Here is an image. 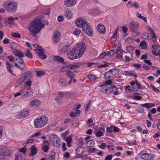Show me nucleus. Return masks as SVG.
Here are the masks:
<instances>
[{"label": "nucleus", "mask_w": 160, "mask_h": 160, "mask_svg": "<svg viewBox=\"0 0 160 160\" xmlns=\"http://www.w3.org/2000/svg\"><path fill=\"white\" fill-rule=\"evenodd\" d=\"M43 19L42 16H38L28 24V29L33 36L35 37L44 27Z\"/></svg>", "instance_id": "obj_1"}, {"label": "nucleus", "mask_w": 160, "mask_h": 160, "mask_svg": "<svg viewBox=\"0 0 160 160\" xmlns=\"http://www.w3.org/2000/svg\"><path fill=\"white\" fill-rule=\"evenodd\" d=\"M86 48V46L84 43H78L76 48L68 52V58L71 60H73L81 57L85 51Z\"/></svg>", "instance_id": "obj_2"}, {"label": "nucleus", "mask_w": 160, "mask_h": 160, "mask_svg": "<svg viewBox=\"0 0 160 160\" xmlns=\"http://www.w3.org/2000/svg\"><path fill=\"white\" fill-rule=\"evenodd\" d=\"M76 26L82 28L83 32L89 36L93 35L92 29L86 20L82 18H78L75 21Z\"/></svg>", "instance_id": "obj_3"}, {"label": "nucleus", "mask_w": 160, "mask_h": 160, "mask_svg": "<svg viewBox=\"0 0 160 160\" xmlns=\"http://www.w3.org/2000/svg\"><path fill=\"white\" fill-rule=\"evenodd\" d=\"M48 118L45 115H42L38 117L34 121V124L35 128H42L48 122Z\"/></svg>", "instance_id": "obj_4"}, {"label": "nucleus", "mask_w": 160, "mask_h": 160, "mask_svg": "<svg viewBox=\"0 0 160 160\" xmlns=\"http://www.w3.org/2000/svg\"><path fill=\"white\" fill-rule=\"evenodd\" d=\"M3 6L8 12L13 13L17 10V3L14 1H8L4 2Z\"/></svg>", "instance_id": "obj_5"}, {"label": "nucleus", "mask_w": 160, "mask_h": 160, "mask_svg": "<svg viewBox=\"0 0 160 160\" xmlns=\"http://www.w3.org/2000/svg\"><path fill=\"white\" fill-rule=\"evenodd\" d=\"M148 31L151 32L150 34L144 33L142 34V37L144 39H153V41L155 42L156 41V36L152 28L148 27Z\"/></svg>", "instance_id": "obj_6"}, {"label": "nucleus", "mask_w": 160, "mask_h": 160, "mask_svg": "<svg viewBox=\"0 0 160 160\" xmlns=\"http://www.w3.org/2000/svg\"><path fill=\"white\" fill-rule=\"evenodd\" d=\"M49 138L53 145L57 147H59L60 146V139L56 135L53 134H50Z\"/></svg>", "instance_id": "obj_7"}, {"label": "nucleus", "mask_w": 160, "mask_h": 160, "mask_svg": "<svg viewBox=\"0 0 160 160\" xmlns=\"http://www.w3.org/2000/svg\"><path fill=\"white\" fill-rule=\"evenodd\" d=\"M119 72V70L118 69L113 68L106 72L104 74L106 79H110L113 78L115 75L118 74Z\"/></svg>", "instance_id": "obj_8"}, {"label": "nucleus", "mask_w": 160, "mask_h": 160, "mask_svg": "<svg viewBox=\"0 0 160 160\" xmlns=\"http://www.w3.org/2000/svg\"><path fill=\"white\" fill-rule=\"evenodd\" d=\"M100 89V92L104 94H111L112 93L115 87L114 85L111 86L102 87Z\"/></svg>", "instance_id": "obj_9"}, {"label": "nucleus", "mask_w": 160, "mask_h": 160, "mask_svg": "<svg viewBox=\"0 0 160 160\" xmlns=\"http://www.w3.org/2000/svg\"><path fill=\"white\" fill-rule=\"evenodd\" d=\"M10 156L9 150L6 148L0 149V160H5L6 157Z\"/></svg>", "instance_id": "obj_10"}, {"label": "nucleus", "mask_w": 160, "mask_h": 160, "mask_svg": "<svg viewBox=\"0 0 160 160\" xmlns=\"http://www.w3.org/2000/svg\"><path fill=\"white\" fill-rule=\"evenodd\" d=\"M34 51L36 52L41 59H45L47 58V56L44 55V52L41 47L38 45L37 49H34Z\"/></svg>", "instance_id": "obj_11"}, {"label": "nucleus", "mask_w": 160, "mask_h": 160, "mask_svg": "<svg viewBox=\"0 0 160 160\" xmlns=\"http://www.w3.org/2000/svg\"><path fill=\"white\" fill-rule=\"evenodd\" d=\"M18 61V63L14 62L15 66L20 68L22 70H24L26 69V65L23 60L20 58L17 59Z\"/></svg>", "instance_id": "obj_12"}, {"label": "nucleus", "mask_w": 160, "mask_h": 160, "mask_svg": "<svg viewBox=\"0 0 160 160\" xmlns=\"http://www.w3.org/2000/svg\"><path fill=\"white\" fill-rule=\"evenodd\" d=\"M139 154L142 155L141 158L142 159L146 160H151L155 157L153 154H149L148 153H143V151L141 152Z\"/></svg>", "instance_id": "obj_13"}, {"label": "nucleus", "mask_w": 160, "mask_h": 160, "mask_svg": "<svg viewBox=\"0 0 160 160\" xmlns=\"http://www.w3.org/2000/svg\"><path fill=\"white\" fill-rule=\"evenodd\" d=\"M152 48L153 50L152 51V52L154 55L157 56H158L160 58V50H156V49H159L160 48V46L156 44L152 45Z\"/></svg>", "instance_id": "obj_14"}, {"label": "nucleus", "mask_w": 160, "mask_h": 160, "mask_svg": "<svg viewBox=\"0 0 160 160\" xmlns=\"http://www.w3.org/2000/svg\"><path fill=\"white\" fill-rule=\"evenodd\" d=\"M77 0H65L64 4L67 7H71L76 4Z\"/></svg>", "instance_id": "obj_15"}, {"label": "nucleus", "mask_w": 160, "mask_h": 160, "mask_svg": "<svg viewBox=\"0 0 160 160\" xmlns=\"http://www.w3.org/2000/svg\"><path fill=\"white\" fill-rule=\"evenodd\" d=\"M60 34L58 31H56L53 35V42L54 43H57L60 40Z\"/></svg>", "instance_id": "obj_16"}, {"label": "nucleus", "mask_w": 160, "mask_h": 160, "mask_svg": "<svg viewBox=\"0 0 160 160\" xmlns=\"http://www.w3.org/2000/svg\"><path fill=\"white\" fill-rule=\"evenodd\" d=\"M81 65V64L79 63L76 62L69 65L65 66L64 68H68V70H72L79 68Z\"/></svg>", "instance_id": "obj_17"}, {"label": "nucleus", "mask_w": 160, "mask_h": 160, "mask_svg": "<svg viewBox=\"0 0 160 160\" xmlns=\"http://www.w3.org/2000/svg\"><path fill=\"white\" fill-rule=\"evenodd\" d=\"M98 31L101 34H104L106 32V29L104 25L102 24H98L97 26Z\"/></svg>", "instance_id": "obj_18"}, {"label": "nucleus", "mask_w": 160, "mask_h": 160, "mask_svg": "<svg viewBox=\"0 0 160 160\" xmlns=\"http://www.w3.org/2000/svg\"><path fill=\"white\" fill-rule=\"evenodd\" d=\"M28 114V110H23L18 114L17 117V118L21 119L27 117Z\"/></svg>", "instance_id": "obj_19"}, {"label": "nucleus", "mask_w": 160, "mask_h": 160, "mask_svg": "<svg viewBox=\"0 0 160 160\" xmlns=\"http://www.w3.org/2000/svg\"><path fill=\"white\" fill-rule=\"evenodd\" d=\"M12 51L14 54L20 58H23L24 56L23 53L16 48L12 49Z\"/></svg>", "instance_id": "obj_20"}, {"label": "nucleus", "mask_w": 160, "mask_h": 160, "mask_svg": "<svg viewBox=\"0 0 160 160\" xmlns=\"http://www.w3.org/2000/svg\"><path fill=\"white\" fill-rule=\"evenodd\" d=\"M29 149L30 150V156L31 157H33L35 156L37 152V149L35 145H31Z\"/></svg>", "instance_id": "obj_21"}, {"label": "nucleus", "mask_w": 160, "mask_h": 160, "mask_svg": "<svg viewBox=\"0 0 160 160\" xmlns=\"http://www.w3.org/2000/svg\"><path fill=\"white\" fill-rule=\"evenodd\" d=\"M40 101L37 99L33 100L29 102L30 105L32 106H38L40 105Z\"/></svg>", "instance_id": "obj_22"}, {"label": "nucleus", "mask_w": 160, "mask_h": 160, "mask_svg": "<svg viewBox=\"0 0 160 160\" xmlns=\"http://www.w3.org/2000/svg\"><path fill=\"white\" fill-rule=\"evenodd\" d=\"M6 65H7L6 68L8 71L13 74V70H12V69L13 68V66L8 62H6Z\"/></svg>", "instance_id": "obj_23"}, {"label": "nucleus", "mask_w": 160, "mask_h": 160, "mask_svg": "<svg viewBox=\"0 0 160 160\" xmlns=\"http://www.w3.org/2000/svg\"><path fill=\"white\" fill-rule=\"evenodd\" d=\"M32 95V90L29 87V88H28L27 90L25 93H24L23 94H22V96L23 97H25V98H27V97L31 96Z\"/></svg>", "instance_id": "obj_24"}, {"label": "nucleus", "mask_w": 160, "mask_h": 160, "mask_svg": "<svg viewBox=\"0 0 160 160\" xmlns=\"http://www.w3.org/2000/svg\"><path fill=\"white\" fill-rule=\"evenodd\" d=\"M128 4H129L131 7H133L135 8H139V3L136 2H132L129 1L128 3Z\"/></svg>", "instance_id": "obj_25"}, {"label": "nucleus", "mask_w": 160, "mask_h": 160, "mask_svg": "<svg viewBox=\"0 0 160 160\" xmlns=\"http://www.w3.org/2000/svg\"><path fill=\"white\" fill-rule=\"evenodd\" d=\"M64 15L67 19L71 18L72 16V11L68 9L66 10L65 12Z\"/></svg>", "instance_id": "obj_26"}, {"label": "nucleus", "mask_w": 160, "mask_h": 160, "mask_svg": "<svg viewBox=\"0 0 160 160\" xmlns=\"http://www.w3.org/2000/svg\"><path fill=\"white\" fill-rule=\"evenodd\" d=\"M138 25L137 24L135 23L134 22H131L130 24V29L132 32L134 31L136 29L138 28Z\"/></svg>", "instance_id": "obj_27"}, {"label": "nucleus", "mask_w": 160, "mask_h": 160, "mask_svg": "<svg viewBox=\"0 0 160 160\" xmlns=\"http://www.w3.org/2000/svg\"><path fill=\"white\" fill-rule=\"evenodd\" d=\"M53 59L54 61L58 62H64L63 58L58 56H54L53 58Z\"/></svg>", "instance_id": "obj_28"}, {"label": "nucleus", "mask_w": 160, "mask_h": 160, "mask_svg": "<svg viewBox=\"0 0 160 160\" xmlns=\"http://www.w3.org/2000/svg\"><path fill=\"white\" fill-rule=\"evenodd\" d=\"M58 83L61 86L65 87L66 85L67 80L64 78H61L59 80Z\"/></svg>", "instance_id": "obj_29"}, {"label": "nucleus", "mask_w": 160, "mask_h": 160, "mask_svg": "<svg viewBox=\"0 0 160 160\" xmlns=\"http://www.w3.org/2000/svg\"><path fill=\"white\" fill-rule=\"evenodd\" d=\"M70 47V45L69 44H66L61 48V51L62 52H66L68 50V48Z\"/></svg>", "instance_id": "obj_30"}, {"label": "nucleus", "mask_w": 160, "mask_h": 160, "mask_svg": "<svg viewBox=\"0 0 160 160\" xmlns=\"http://www.w3.org/2000/svg\"><path fill=\"white\" fill-rule=\"evenodd\" d=\"M155 105V104L152 103H146L141 105L143 107H146L147 108H150L153 106H154Z\"/></svg>", "instance_id": "obj_31"}, {"label": "nucleus", "mask_w": 160, "mask_h": 160, "mask_svg": "<svg viewBox=\"0 0 160 160\" xmlns=\"http://www.w3.org/2000/svg\"><path fill=\"white\" fill-rule=\"evenodd\" d=\"M84 148L81 146L79 147L76 150V153L77 154H82L84 152Z\"/></svg>", "instance_id": "obj_32"}, {"label": "nucleus", "mask_w": 160, "mask_h": 160, "mask_svg": "<svg viewBox=\"0 0 160 160\" xmlns=\"http://www.w3.org/2000/svg\"><path fill=\"white\" fill-rule=\"evenodd\" d=\"M117 31L118 29L115 31V32L111 38V41L112 42H115L117 40Z\"/></svg>", "instance_id": "obj_33"}, {"label": "nucleus", "mask_w": 160, "mask_h": 160, "mask_svg": "<svg viewBox=\"0 0 160 160\" xmlns=\"http://www.w3.org/2000/svg\"><path fill=\"white\" fill-rule=\"evenodd\" d=\"M14 20V18L12 17H10L5 19V22L7 24H10L12 23V22Z\"/></svg>", "instance_id": "obj_34"}, {"label": "nucleus", "mask_w": 160, "mask_h": 160, "mask_svg": "<svg viewBox=\"0 0 160 160\" xmlns=\"http://www.w3.org/2000/svg\"><path fill=\"white\" fill-rule=\"evenodd\" d=\"M72 140V138L70 136L67 137L65 139V141L67 143V146L68 147H71V143Z\"/></svg>", "instance_id": "obj_35"}, {"label": "nucleus", "mask_w": 160, "mask_h": 160, "mask_svg": "<svg viewBox=\"0 0 160 160\" xmlns=\"http://www.w3.org/2000/svg\"><path fill=\"white\" fill-rule=\"evenodd\" d=\"M24 77L26 80H27L31 77V72L28 71L24 73Z\"/></svg>", "instance_id": "obj_36"}, {"label": "nucleus", "mask_w": 160, "mask_h": 160, "mask_svg": "<svg viewBox=\"0 0 160 160\" xmlns=\"http://www.w3.org/2000/svg\"><path fill=\"white\" fill-rule=\"evenodd\" d=\"M112 83V81L111 80H108L106 81L105 82L103 83L102 85L100 86L101 87H106V86L110 85Z\"/></svg>", "instance_id": "obj_37"}, {"label": "nucleus", "mask_w": 160, "mask_h": 160, "mask_svg": "<svg viewBox=\"0 0 160 160\" xmlns=\"http://www.w3.org/2000/svg\"><path fill=\"white\" fill-rule=\"evenodd\" d=\"M25 55L27 57L30 59H32L33 58L32 54L28 49L26 50Z\"/></svg>", "instance_id": "obj_38"}, {"label": "nucleus", "mask_w": 160, "mask_h": 160, "mask_svg": "<svg viewBox=\"0 0 160 160\" xmlns=\"http://www.w3.org/2000/svg\"><path fill=\"white\" fill-rule=\"evenodd\" d=\"M88 78L91 81L94 82L97 78V77L93 74H90L88 76Z\"/></svg>", "instance_id": "obj_39"}, {"label": "nucleus", "mask_w": 160, "mask_h": 160, "mask_svg": "<svg viewBox=\"0 0 160 160\" xmlns=\"http://www.w3.org/2000/svg\"><path fill=\"white\" fill-rule=\"evenodd\" d=\"M49 145H45L42 147V150L45 152H47L49 148Z\"/></svg>", "instance_id": "obj_40"}, {"label": "nucleus", "mask_w": 160, "mask_h": 160, "mask_svg": "<svg viewBox=\"0 0 160 160\" xmlns=\"http://www.w3.org/2000/svg\"><path fill=\"white\" fill-rule=\"evenodd\" d=\"M67 75L68 77L71 78H73L74 76V74L72 71H68L67 72Z\"/></svg>", "instance_id": "obj_41"}, {"label": "nucleus", "mask_w": 160, "mask_h": 160, "mask_svg": "<svg viewBox=\"0 0 160 160\" xmlns=\"http://www.w3.org/2000/svg\"><path fill=\"white\" fill-rule=\"evenodd\" d=\"M11 36L14 38H20L21 35L18 33L16 32H12L11 34Z\"/></svg>", "instance_id": "obj_42"}, {"label": "nucleus", "mask_w": 160, "mask_h": 160, "mask_svg": "<svg viewBox=\"0 0 160 160\" xmlns=\"http://www.w3.org/2000/svg\"><path fill=\"white\" fill-rule=\"evenodd\" d=\"M136 16L138 18L143 20L145 22L147 21V18L146 17L142 16L141 14H139L138 12L136 13Z\"/></svg>", "instance_id": "obj_43"}, {"label": "nucleus", "mask_w": 160, "mask_h": 160, "mask_svg": "<svg viewBox=\"0 0 160 160\" xmlns=\"http://www.w3.org/2000/svg\"><path fill=\"white\" fill-rule=\"evenodd\" d=\"M36 72L37 76L38 77L42 76L45 74L44 72L43 71H37Z\"/></svg>", "instance_id": "obj_44"}, {"label": "nucleus", "mask_w": 160, "mask_h": 160, "mask_svg": "<svg viewBox=\"0 0 160 160\" xmlns=\"http://www.w3.org/2000/svg\"><path fill=\"white\" fill-rule=\"evenodd\" d=\"M81 32V30L80 29L77 28H76L73 32V33L75 35H79Z\"/></svg>", "instance_id": "obj_45"}, {"label": "nucleus", "mask_w": 160, "mask_h": 160, "mask_svg": "<svg viewBox=\"0 0 160 160\" xmlns=\"http://www.w3.org/2000/svg\"><path fill=\"white\" fill-rule=\"evenodd\" d=\"M113 131V126L110 127H108L107 128V133H112Z\"/></svg>", "instance_id": "obj_46"}, {"label": "nucleus", "mask_w": 160, "mask_h": 160, "mask_svg": "<svg viewBox=\"0 0 160 160\" xmlns=\"http://www.w3.org/2000/svg\"><path fill=\"white\" fill-rule=\"evenodd\" d=\"M125 90L127 93H130L132 91L130 89V86L129 85H128L125 87Z\"/></svg>", "instance_id": "obj_47"}, {"label": "nucleus", "mask_w": 160, "mask_h": 160, "mask_svg": "<svg viewBox=\"0 0 160 160\" xmlns=\"http://www.w3.org/2000/svg\"><path fill=\"white\" fill-rule=\"evenodd\" d=\"M98 151L97 149L93 148H89L88 150V152L90 153H93Z\"/></svg>", "instance_id": "obj_48"}, {"label": "nucleus", "mask_w": 160, "mask_h": 160, "mask_svg": "<svg viewBox=\"0 0 160 160\" xmlns=\"http://www.w3.org/2000/svg\"><path fill=\"white\" fill-rule=\"evenodd\" d=\"M36 140H35V139H33V138L28 139L26 141L25 144H28L29 143L34 142L35 141H36Z\"/></svg>", "instance_id": "obj_49"}, {"label": "nucleus", "mask_w": 160, "mask_h": 160, "mask_svg": "<svg viewBox=\"0 0 160 160\" xmlns=\"http://www.w3.org/2000/svg\"><path fill=\"white\" fill-rule=\"evenodd\" d=\"M10 40L7 38H5L3 40L2 42L5 44H8L10 43Z\"/></svg>", "instance_id": "obj_50"}, {"label": "nucleus", "mask_w": 160, "mask_h": 160, "mask_svg": "<svg viewBox=\"0 0 160 160\" xmlns=\"http://www.w3.org/2000/svg\"><path fill=\"white\" fill-rule=\"evenodd\" d=\"M124 72L127 76H132L133 75V73L131 71H124Z\"/></svg>", "instance_id": "obj_51"}, {"label": "nucleus", "mask_w": 160, "mask_h": 160, "mask_svg": "<svg viewBox=\"0 0 160 160\" xmlns=\"http://www.w3.org/2000/svg\"><path fill=\"white\" fill-rule=\"evenodd\" d=\"M115 51L113 50H110L107 52L108 55L109 56H112L114 53Z\"/></svg>", "instance_id": "obj_52"}, {"label": "nucleus", "mask_w": 160, "mask_h": 160, "mask_svg": "<svg viewBox=\"0 0 160 160\" xmlns=\"http://www.w3.org/2000/svg\"><path fill=\"white\" fill-rule=\"evenodd\" d=\"M92 142L93 141L92 140H89L86 143V145L88 147H90L93 144Z\"/></svg>", "instance_id": "obj_53"}, {"label": "nucleus", "mask_w": 160, "mask_h": 160, "mask_svg": "<svg viewBox=\"0 0 160 160\" xmlns=\"http://www.w3.org/2000/svg\"><path fill=\"white\" fill-rule=\"evenodd\" d=\"M106 147L108 150H113L114 149V146L112 145H107Z\"/></svg>", "instance_id": "obj_54"}, {"label": "nucleus", "mask_w": 160, "mask_h": 160, "mask_svg": "<svg viewBox=\"0 0 160 160\" xmlns=\"http://www.w3.org/2000/svg\"><path fill=\"white\" fill-rule=\"evenodd\" d=\"M135 84H136V85L137 86V88L138 89H141L142 88V87L141 85L139 84L138 81H137V80L136 79H135Z\"/></svg>", "instance_id": "obj_55"}, {"label": "nucleus", "mask_w": 160, "mask_h": 160, "mask_svg": "<svg viewBox=\"0 0 160 160\" xmlns=\"http://www.w3.org/2000/svg\"><path fill=\"white\" fill-rule=\"evenodd\" d=\"M27 151V149L25 147H24L19 149V152L25 154Z\"/></svg>", "instance_id": "obj_56"}, {"label": "nucleus", "mask_w": 160, "mask_h": 160, "mask_svg": "<svg viewBox=\"0 0 160 160\" xmlns=\"http://www.w3.org/2000/svg\"><path fill=\"white\" fill-rule=\"evenodd\" d=\"M55 157V153L54 152H52L50 154V157L49 158L52 159L54 160Z\"/></svg>", "instance_id": "obj_57"}, {"label": "nucleus", "mask_w": 160, "mask_h": 160, "mask_svg": "<svg viewBox=\"0 0 160 160\" xmlns=\"http://www.w3.org/2000/svg\"><path fill=\"white\" fill-rule=\"evenodd\" d=\"M102 132L101 131H99L97 132L96 134V136L98 137H100L102 136Z\"/></svg>", "instance_id": "obj_58"}, {"label": "nucleus", "mask_w": 160, "mask_h": 160, "mask_svg": "<svg viewBox=\"0 0 160 160\" xmlns=\"http://www.w3.org/2000/svg\"><path fill=\"white\" fill-rule=\"evenodd\" d=\"M106 144L105 143L103 142L99 146L100 148L102 149H104L106 147Z\"/></svg>", "instance_id": "obj_59"}, {"label": "nucleus", "mask_w": 160, "mask_h": 160, "mask_svg": "<svg viewBox=\"0 0 160 160\" xmlns=\"http://www.w3.org/2000/svg\"><path fill=\"white\" fill-rule=\"evenodd\" d=\"M122 28L123 32L124 33H125L127 32L128 29L127 27L126 26L122 27Z\"/></svg>", "instance_id": "obj_60"}, {"label": "nucleus", "mask_w": 160, "mask_h": 160, "mask_svg": "<svg viewBox=\"0 0 160 160\" xmlns=\"http://www.w3.org/2000/svg\"><path fill=\"white\" fill-rule=\"evenodd\" d=\"M112 156L111 154L108 155L105 158L104 160H111Z\"/></svg>", "instance_id": "obj_61"}, {"label": "nucleus", "mask_w": 160, "mask_h": 160, "mask_svg": "<svg viewBox=\"0 0 160 160\" xmlns=\"http://www.w3.org/2000/svg\"><path fill=\"white\" fill-rule=\"evenodd\" d=\"M78 142L79 144L81 146H82L84 143V142L83 141V139L82 138H79L78 139Z\"/></svg>", "instance_id": "obj_62"}, {"label": "nucleus", "mask_w": 160, "mask_h": 160, "mask_svg": "<svg viewBox=\"0 0 160 160\" xmlns=\"http://www.w3.org/2000/svg\"><path fill=\"white\" fill-rule=\"evenodd\" d=\"M141 66V65L140 63H135L133 65V67L137 68L138 69Z\"/></svg>", "instance_id": "obj_63"}, {"label": "nucleus", "mask_w": 160, "mask_h": 160, "mask_svg": "<svg viewBox=\"0 0 160 160\" xmlns=\"http://www.w3.org/2000/svg\"><path fill=\"white\" fill-rule=\"evenodd\" d=\"M147 43L145 41H142L140 44V45L141 47H144L146 45V44Z\"/></svg>", "instance_id": "obj_64"}]
</instances>
